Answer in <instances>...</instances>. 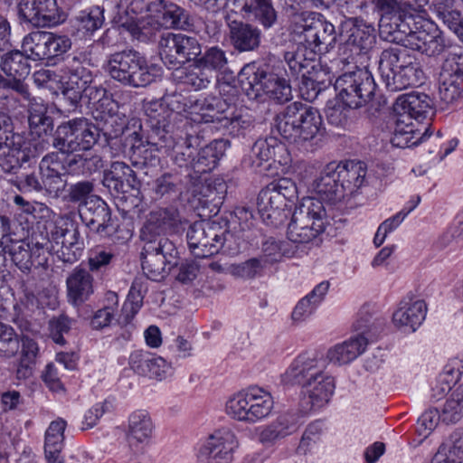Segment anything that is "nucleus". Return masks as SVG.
I'll list each match as a JSON object with an SVG mask.
<instances>
[{"instance_id":"6","label":"nucleus","mask_w":463,"mask_h":463,"mask_svg":"<svg viewBox=\"0 0 463 463\" xmlns=\"http://www.w3.org/2000/svg\"><path fill=\"white\" fill-rule=\"evenodd\" d=\"M378 70L388 90L396 92L423 82V71L405 48L383 50L378 61Z\"/></svg>"},{"instance_id":"21","label":"nucleus","mask_w":463,"mask_h":463,"mask_svg":"<svg viewBox=\"0 0 463 463\" xmlns=\"http://www.w3.org/2000/svg\"><path fill=\"white\" fill-rule=\"evenodd\" d=\"M299 425L298 417L295 413H282L275 420L261 427L258 439L263 446H273L296 432Z\"/></svg>"},{"instance_id":"57","label":"nucleus","mask_w":463,"mask_h":463,"mask_svg":"<svg viewBox=\"0 0 463 463\" xmlns=\"http://www.w3.org/2000/svg\"><path fill=\"white\" fill-rule=\"evenodd\" d=\"M102 11L98 6L91 8L89 12H80L75 19V26L82 33H93L102 25Z\"/></svg>"},{"instance_id":"29","label":"nucleus","mask_w":463,"mask_h":463,"mask_svg":"<svg viewBox=\"0 0 463 463\" xmlns=\"http://www.w3.org/2000/svg\"><path fill=\"white\" fill-rule=\"evenodd\" d=\"M230 104L227 101L216 96H208L202 99H194L191 101L190 113L200 116V122H220L222 124ZM194 120H197L194 118Z\"/></svg>"},{"instance_id":"46","label":"nucleus","mask_w":463,"mask_h":463,"mask_svg":"<svg viewBox=\"0 0 463 463\" xmlns=\"http://www.w3.org/2000/svg\"><path fill=\"white\" fill-rule=\"evenodd\" d=\"M180 72L182 82L194 90L205 89L213 78V73L205 70L196 60Z\"/></svg>"},{"instance_id":"62","label":"nucleus","mask_w":463,"mask_h":463,"mask_svg":"<svg viewBox=\"0 0 463 463\" xmlns=\"http://www.w3.org/2000/svg\"><path fill=\"white\" fill-rule=\"evenodd\" d=\"M442 422L441 410L429 409L421 414L417 421V432L426 439L437 428L439 422Z\"/></svg>"},{"instance_id":"2","label":"nucleus","mask_w":463,"mask_h":463,"mask_svg":"<svg viewBox=\"0 0 463 463\" xmlns=\"http://www.w3.org/2000/svg\"><path fill=\"white\" fill-rule=\"evenodd\" d=\"M284 385L298 386L307 402L314 408H321L331 400L335 383L326 372L322 355L317 353L298 354L281 374Z\"/></svg>"},{"instance_id":"41","label":"nucleus","mask_w":463,"mask_h":463,"mask_svg":"<svg viewBox=\"0 0 463 463\" xmlns=\"http://www.w3.org/2000/svg\"><path fill=\"white\" fill-rule=\"evenodd\" d=\"M442 422L456 424L463 419V382L453 386L441 406Z\"/></svg>"},{"instance_id":"13","label":"nucleus","mask_w":463,"mask_h":463,"mask_svg":"<svg viewBox=\"0 0 463 463\" xmlns=\"http://www.w3.org/2000/svg\"><path fill=\"white\" fill-rule=\"evenodd\" d=\"M71 47V39L46 31H34L23 40L24 53L33 61L50 60L65 53Z\"/></svg>"},{"instance_id":"20","label":"nucleus","mask_w":463,"mask_h":463,"mask_svg":"<svg viewBox=\"0 0 463 463\" xmlns=\"http://www.w3.org/2000/svg\"><path fill=\"white\" fill-rule=\"evenodd\" d=\"M410 11L381 17L379 31L383 39L392 43H406L415 30L411 26L413 15Z\"/></svg>"},{"instance_id":"30","label":"nucleus","mask_w":463,"mask_h":463,"mask_svg":"<svg viewBox=\"0 0 463 463\" xmlns=\"http://www.w3.org/2000/svg\"><path fill=\"white\" fill-rule=\"evenodd\" d=\"M103 184L115 194H125L136 187L135 172L124 162H113L104 173Z\"/></svg>"},{"instance_id":"10","label":"nucleus","mask_w":463,"mask_h":463,"mask_svg":"<svg viewBox=\"0 0 463 463\" xmlns=\"http://www.w3.org/2000/svg\"><path fill=\"white\" fill-rule=\"evenodd\" d=\"M295 40L312 52L328 51L336 42L335 26L318 14L298 15L292 24Z\"/></svg>"},{"instance_id":"44","label":"nucleus","mask_w":463,"mask_h":463,"mask_svg":"<svg viewBox=\"0 0 463 463\" xmlns=\"http://www.w3.org/2000/svg\"><path fill=\"white\" fill-rule=\"evenodd\" d=\"M246 20L256 23L268 30L278 22V12L272 0H254Z\"/></svg>"},{"instance_id":"39","label":"nucleus","mask_w":463,"mask_h":463,"mask_svg":"<svg viewBox=\"0 0 463 463\" xmlns=\"http://www.w3.org/2000/svg\"><path fill=\"white\" fill-rule=\"evenodd\" d=\"M144 110L147 117V122L159 141L162 140L163 135H170L172 115L161 99L146 102Z\"/></svg>"},{"instance_id":"4","label":"nucleus","mask_w":463,"mask_h":463,"mask_svg":"<svg viewBox=\"0 0 463 463\" xmlns=\"http://www.w3.org/2000/svg\"><path fill=\"white\" fill-rule=\"evenodd\" d=\"M284 66L280 61H275L264 67H258L255 63L246 64L239 73V81L246 94L251 98H258L262 93L279 103L289 100L291 86L288 78L282 73Z\"/></svg>"},{"instance_id":"58","label":"nucleus","mask_w":463,"mask_h":463,"mask_svg":"<svg viewBox=\"0 0 463 463\" xmlns=\"http://www.w3.org/2000/svg\"><path fill=\"white\" fill-rule=\"evenodd\" d=\"M369 309V307H363L354 324L355 330L359 332L356 336H364L368 341L369 337L377 334L382 326V323L373 318Z\"/></svg>"},{"instance_id":"38","label":"nucleus","mask_w":463,"mask_h":463,"mask_svg":"<svg viewBox=\"0 0 463 463\" xmlns=\"http://www.w3.org/2000/svg\"><path fill=\"white\" fill-rule=\"evenodd\" d=\"M192 139L190 137L185 140L175 141L172 135H163L159 145L161 148H165V153L171 156L177 165L184 166L190 164L194 166L196 147L193 145Z\"/></svg>"},{"instance_id":"52","label":"nucleus","mask_w":463,"mask_h":463,"mask_svg":"<svg viewBox=\"0 0 463 463\" xmlns=\"http://www.w3.org/2000/svg\"><path fill=\"white\" fill-rule=\"evenodd\" d=\"M463 94L462 80L439 74V98L444 105H452L458 101Z\"/></svg>"},{"instance_id":"37","label":"nucleus","mask_w":463,"mask_h":463,"mask_svg":"<svg viewBox=\"0 0 463 463\" xmlns=\"http://www.w3.org/2000/svg\"><path fill=\"white\" fill-rule=\"evenodd\" d=\"M66 421L58 419L51 422L45 432L44 453L49 463H64L61 455Z\"/></svg>"},{"instance_id":"42","label":"nucleus","mask_w":463,"mask_h":463,"mask_svg":"<svg viewBox=\"0 0 463 463\" xmlns=\"http://www.w3.org/2000/svg\"><path fill=\"white\" fill-rule=\"evenodd\" d=\"M146 280L145 278H137L130 288L128 299L122 308L120 323L128 325L140 309L143 304L144 294L146 292Z\"/></svg>"},{"instance_id":"19","label":"nucleus","mask_w":463,"mask_h":463,"mask_svg":"<svg viewBox=\"0 0 463 463\" xmlns=\"http://www.w3.org/2000/svg\"><path fill=\"white\" fill-rule=\"evenodd\" d=\"M427 314V305L424 300L407 297L400 301L392 315L395 326L412 333L422 324Z\"/></svg>"},{"instance_id":"36","label":"nucleus","mask_w":463,"mask_h":463,"mask_svg":"<svg viewBox=\"0 0 463 463\" xmlns=\"http://www.w3.org/2000/svg\"><path fill=\"white\" fill-rule=\"evenodd\" d=\"M368 344L364 336H355L336 345L326 353L327 360L337 365L345 364L363 354Z\"/></svg>"},{"instance_id":"61","label":"nucleus","mask_w":463,"mask_h":463,"mask_svg":"<svg viewBox=\"0 0 463 463\" xmlns=\"http://www.w3.org/2000/svg\"><path fill=\"white\" fill-rule=\"evenodd\" d=\"M222 142H215L214 145H210L202 148L195 153V161H194V168L197 172H206L213 168L218 161V156L215 150L218 145Z\"/></svg>"},{"instance_id":"14","label":"nucleus","mask_w":463,"mask_h":463,"mask_svg":"<svg viewBox=\"0 0 463 463\" xmlns=\"http://www.w3.org/2000/svg\"><path fill=\"white\" fill-rule=\"evenodd\" d=\"M222 227L213 222L199 221L193 223L186 234L187 243L196 258H207L219 251L226 239Z\"/></svg>"},{"instance_id":"15","label":"nucleus","mask_w":463,"mask_h":463,"mask_svg":"<svg viewBox=\"0 0 463 463\" xmlns=\"http://www.w3.org/2000/svg\"><path fill=\"white\" fill-rule=\"evenodd\" d=\"M238 439L229 429L216 430L197 453L196 463H231Z\"/></svg>"},{"instance_id":"5","label":"nucleus","mask_w":463,"mask_h":463,"mask_svg":"<svg viewBox=\"0 0 463 463\" xmlns=\"http://www.w3.org/2000/svg\"><path fill=\"white\" fill-rule=\"evenodd\" d=\"M319 111L310 106L294 102L275 118V128L289 143L303 146L322 132Z\"/></svg>"},{"instance_id":"16","label":"nucleus","mask_w":463,"mask_h":463,"mask_svg":"<svg viewBox=\"0 0 463 463\" xmlns=\"http://www.w3.org/2000/svg\"><path fill=\"white\" fill-rule=\"evenodd\" d=\"M339 41L356 54L367 53L375 43L374 29L363 20L347 19L341 24Z\"/></svg>"},{"instance_id":"23","label":"nucleus","mask_w":463,"mask_h":463,"mask_svg":"<svg viewBox=\"0 0 463 463\" xmlns=\"http://www.w3.org/2000/svg\"><path fill=\"white\" fill-rule=\"evenodd\" d=\"M68 80L62 91L64 99L71 107H76L80 102V92L93 82L90 70L84 66L76 57L68 66Z\"/></svg>"},{"instance_id":"43","label":"nucleus","mask_w":463,"mask_h":463,"mask_svg":"<svg viewBox=\"0 0 463 463\" xmlns=\"http://www.w3.org/2000/svg\"><path fill=\"white\" fill-rule=\"evenodd\" d=\"M422 138V134L415 128L411 120L396 117L395 128L392 137V144L394 146L405 148L416 146Z\"/></svg>"},{"instance_id":"53","label":"nucleus","mask_w":463,"mask_h":463,"mask_svg":"<svg viewBox=\"0 0 463 463\" xmlns=\"http://www.w3.org/2000/svg\"><path fill=\"white\" fill-rule=\"evenodd\" d=\"M165 28L188 29L192 23L189 14L174 3L165 1Z\"/></svg>"},{"instance_id":"18","label":"nucleus","mask_w":463,"mask_h":463,"mask_svg":"<svg viewBox=\"0 0 463 463\" xmlns=\"http://www.w3.org/2000/svg\"><path fill=\"white\" fill-rule=\"evenodd\" d=\"M20 15L37 27L51 26L59 23L56 0H22Z\"/></svg>"},{"instance_id":"48","label":"nucleus","mask_w":463,"mask_h":463,"mask_svg":"<svg viewBox=\"0 0 463 463\" xmlns=\"http://www.w3.org/2000/svg\"><path fill=\"white\" fill-rule=\"evenodd\" d=\"M181 33H166L161 35L158 49L164 63L170 68L179 66Z\"/></svg>"},{"instance_id":"54","label":"nucleus","mask_w":463,"mask_h":463,"mask_svg":"<svg viewBox=\"0 0 463 463\" xmlns=\"http://www.w3.org/2000/svg\"><path fill=\"white\" fill-rule=\"evenodd\" d=\"M205 70L211 71H222L228 64V59L225 52L220 47L214 46L205 50L203 54L196 59Z\"/></svg>"},{"instance_id":"31","label":"nucleus","mask_w":463,"mask_h":463,"mask_svg":"<svg viewBox=\"0 0 463 463\" xmlns=\"http://www.w3.org/2000/svg\"><path fill=\"white\" fill-rule=\"evenodd\" d=\"M155 431V423L146 410H135L128 418L126 435L130 443H147Z\"/></svg>"},{"instance_id":"3","label":"nucleus","mask_w":463,"mask_h":463,"mask_svg":"<svg viewBox=\"0 0 463 463\" xmlns=\"http://www.w3.org/2000/svg\"><path fill=\"white\" fill-rule=\"evenodd\" d=\"M32 253L37 265H42L46 260L42 258L45 251L57 256L65 263L77 261L84 250V241L80 237L78 226L70 219L59 218L51 230L50 237L33 233L30 241Z\"/></svg>"},{"instance_id":"64","label":"nucleus","mask_w":463,"mask_h":463,"mask_svg":"<svg viewBox=\"0 0 463 463\" xmlns=\"http://www.w3.org/2000/svg\"><path fill=\"white\" fill-rule=\"evenodd\" d=\"M11 182L23 193L42 192V177L39 178L35 172L21 171Z\"/></svg>"},{"instance_id":"17","label":"nucleus","mask_w":463,"mask_h":463,"mask_svg":"<svg viewBox=\"0 0 463 463\" xmlns=\"http://www.w3.org/2000/svg\"><path fill=\"white\" fill-rule=\"evenodd\" d=\"M80 216L86 226L100 235H109L114 227L111 212L100 197H90L86 203L79 207Z\"/></svg>"},{"instance_id":"47","label":"nucleus","mask_w":463,"mask_h":463,"mask_svg":"<svg viewBox=\"0 0 463 463\" xmlns=\"http://www.w3.org/2000/svg\"><path fill=\"white\" fill-rule=\"evenodd\" d=\"M122 27L130 33L133 39L139 42H147L154 38L160 30L156 23L146 14L137 20L124 23Z\"/></svg>"},{"instance_id":"22","label":"nucleus","mask_w":463,"mask_h":463,"mask_svg":"<svg viewBox=\"0 0 463 463\" xmlns=\"http://www.w3.org/2000/svg\"><path fill=\"white\" fill-rule=\"evenodd\" d=\"M430 109V98L421 92H411L401 95L396 99L393 104L395 116L409 121L425 118Z\"/></svg>"},{"instance_id":"56","label":"nucleus","mask_w":463,"mask_h":463,"mask_svg":"<svg viewBox=\"0 0 463 463\" xmlns=\"http://www.w3.org/2000/svg\"><path fill=\"white\" fill-rule=\"evenodd\" d=\"M20 347V340L14 329L0 322V356L13 357Z\"/></svg>"},{"instance_id":"32","label":"nucleus","mask_w":463,"mask_h":463,"mask_svg":"<svg viewBox=\"0 0 463 463\" xmlns=\"http://www.w3.org/2000/svg\"><path fill=\"white\" fill-rule=\"evenodd\" d=\"M366 165L363 162L337 163L336 177H339L345 198L354 194L365 183Z\"/></svg>"},{"instance_id":"1","label":"nucleus","mask_w":463,"mask_h":463,"mask_svg":"<svg viewBox=\"0 0 463 463\" xmlns=\"http://www.w3.org/2000/svg\"><path fill=\"white\" fill-rule=\"evenodd\" d=\"M180 222L175 208L152 212L141 231L145 242L142 251V269L146 277L154 281L164 279L175 265L172 259L177 253L175 244L163 233L174 229Z\"/></svg>"},{"instance_id":"28","label":"nucleus","mask_w":463,"mask_h":463,"mask_svg":"<svg viewBox=\"0 0 463 463\" xmlns=\"http://www.w3.org/2000/svg\"><path fill=\"white\" fill-rule=\"evenodd\" d=\"M93 281L94 279L89 270L74 269L66 279L69 302L75 307L86 302L94 292Z\"/></svg>"},{"instance_id":"9","label":"nucleus","mask_w":463,"mask_h":463,"mask_svg":"<svg viewBox=\"0 0 463 463\" xmlns=\"http://www.w3.org/2000/svg\"><path fill=\"white\" fill-rule=\"evenodd\" d=\"M282 62L284 69L282 73L298 83L301 91L307 90L310 98H316L323 88L326 87V80L321 79L325 76L320 70H317V65L312 59L306 57V49L298 46L285 52ZM309 99V97L307 98Z\"/></svg>"},{"instance_id":"8","label":"nucleus","mask_w":463,"mask_h":463,"mask_svg":"<svg viewBox=\"0 0 463 463\" xmlns=\"http://www.w3.org/2000/svg\"><path fill=\"white\" fill-rule=\"evenodd\" d=\"M107 71L115 80L135 88L150 84L158 72L156 66L148 65L145 57L134 50L111 54Z\"/></svg>"},{"instance_id":"26","label":"nucleus","mask_w":463,"mask_h":463,"mask_svg":"<svg viewBox=\"0 0 463 463\" xmlns=\"http://www.w3.org/2000/svg\"><path fill=\"white\" fill-rule=\"evenodd\" d=\"M336 169L337 163L327 164L312 184L313 190L320 198L331 203H336L345 199L339 177L335 176Z\"/></svg>"},{"instance_id":"25","label":"nucleus","mask_w":463,"mask_h":463,"mask_svg":"<svg viewBox=\"0 0 463 463\" xmlns=\"http://www.w3.org/2000/svg\"><path fill=\"white\" fill-rule=\"evenodd\" d=\"M232 45L240 52L256 50L261 40V31L251 24L232 20L228 22Z\"/></svg>"},{"instance_id":"50","label":"nucleus","mask_w":463,"mask_h":463,"mask_svg":"<svg viewBox=\"0 0 463 463\" xmlns=\"http://www.w3.org/2000/svg\"><path fill=\"white\" fill-rule=\"evenodd\" d=\"M8 252L13 262L23 271L29 272L36 260L32 253L30 244L26 241H12Z\"/></svg>"},{"instance_id":"35","label":"nucleus","mask_w":463,"mask_h":463,"mask_svg":"<svg viewBox=\"0 0 463 463\" xmlns=\"http://www.w3.org/2000/svg\"><path fill=\"white\" fill-rule=\"evenodd\" d=\"M58 155L51 153L41 161L39 168L42 175V191L52 197H58L66 186V181L59 173Z\"/></svg>"},{"instance_id":"7","label":"nucleus","mask_w":463,"mask_h":463,"mask_svg":"<svg viewBox=\"0 0 463 463\" xmlns=\"http://www.w3.org/2000/svg\"><path fill=\"white\" fill-rule=\"evenodd\" d=\"M275 402L269 392L257 385L231 395L225 402V413L233 420L253 425L268 420L274 412Z\"/></svg>"},{"instance_id":"45","label":"nucleus","mask_w":463,"mask_h":463,"mask_svg":"<svg viewBox=\"0 0 463 463\" xmlns=\"http://www.w3.org/2000/svg\"><path fill=\"white\" fill-rule=\"evenodd\" d=\"M261 250L265 260L273 263L282 260L284 257H296L298 254V246L293 245L289 241L269 238L262 243Z\"/></svg>"},{"instance_id":"40","label":"nucleus","mask_w":463,"mask_h":463,"mask_svg":"<svg viewBox=\"0 0 463 463\" xmlns=\"http://www.w3.org/2000/svg\"><path fill=\"white\" fill-rule=\"evenodd\" d=\"M286 206L281 197L273 194L266 187L263 188L257 199L258 212L264 222L276 225L283 216V209Z\"/></svg>"},{"instance_id":"49","label":"nucleus","mask_w":463,"mask_h":463,"mask_svg":"<svg viewBox=\"0 0 463 463\" xmlns=\"http://www.w3.org/2000/svg\"><path fill=\"white\" fill-rule=\"evenodd\" d=\"M1 69L12 78H26L31 71L28 57L24 52H14L5 54L1 61Z\"/></svg>"},{"instance_id":"59","label":"nucleus","mask_w":463,"mask_h":463,"mask_svg":"<svg viewBox=\"0 0 463 463\" xmlns=\"http://www.w3.org/2000/svg\"><path fill=\"white\" fill-rule=\"evenodd\" d=\"M28 121L31 128H40L43 132L52 129L53 124L47 109L43 104L32 103L29 108Z\"/></svg>"},{"instance_id":"24","label":"nucleus","mask_w":463,"mask_h":463,"mask_svg":"<svg viewBox=\"0 0 463 463\" xmlns=\"http://www.w3.org/2000/svg\"><path fill=\"white\" fill-rule=\"evenodd\" d=\"M326 211L320 199L306 197L296 206L291 220L306 226L318 225L320 232L326 228Z\"/></svg>"},{"instance_id":"12","label":"nucleus","mask_w":463,"mask_h":463,"mask_svg":"<svg viewBox=\"0 0 463 463\" xmlns=\"http://www.w3.org/2000/svg\"><path fill=\"white\" fill-rule=\"evenodd\" d=\"M97 128L84 118H73L58 126L52 146L63 154L87 151L96 143Z\"/></svg>"},{"instance_id":"60","label":"nucleus","mask_w":463,"mask_h":463,"mask_svg":"<svg viewBox=\"0 0 463 463\" xmlns=\"http://www.w3.org/2000/svg\"><path fill=\"white\" fill-rule=\"evenodd\" d=\"M439 74L463 81V52H449L442 63Z\"/></svg>"},{"instance_id":"63","label":"nucleus","mask_w":463,"mask_h":463,"mask_svg":"<svg viewBox=\"0 0 463 463\" xmlns=\"http://www.w3.org/2000/svg\"><path fill=\"white\" fill-rule=\"evenodd\" d=\"M201 52L202 47L196 38L181 33L179 65L198 59Z\"/></svg>"},{"instance_id":"51","label":"nucleus","mask_w":463,"mask_h":463,"mask_svg":"<svg viewBox=\"0 0 463 463\" xmlns=\"http://www.w3.org/2000/svg\"><path fill=\"white\" fill-rule=\"evenodd\" d=\"M318 225L316 227L306 226L298 222L290 221L288 225V240L294 245L295 244H308L317 242L319 235Z\"/></svg>"},{"instance_id":"33","label":"nucleus","mask_w":463,"mask_h":463,"mask_svg":"<svg viewBox=\"0 0 463 463\" xmlns=\"http://www.w3.org/2000/svg\"><path fill=\"white\" fill-rule=\"evenodd\" d=\"M251 156L254 161H257V165L270 161L279 165L288 163V154L285 145L274 137L258 139L252 146Z\"/></svg>"},{"instance_id":"34","label":"nucleus","mask_w":463,"mask_h":463,"mask_svg":"<svg viewBox=\"0 0 463 463\" xmlns=\"http://www.w3.org/2000/svg\"><path fill=\"white\" fill-rule=\"evenodd\" d=\"M408 45L427 56L439 55L446 49L444 37L436 28H431L430 31L416 28L408 38Z\"/></svg>"},{"instance_id":"27","label":"nucleus","mask_w":463,"mask_h":463,"mask_svg":"<svg viewBox=\"0 0 463 463\" xmlns=\"http://www.w3.org/2000/svg\"><path fill=\"white\" fill-rule=\"evenodd\" d=\"M35 157L27 146L25 139L18 145L3 146L0 151V168L6 174L15 176L23 170H26V165H30L32 159Z\"/></svg>"},{"instance_id":"55","label":"nucleus","mask_w":463,"mask_h":463,"mask_svg":"<svg viewBox=\"0 0 463 463\" xmlns=\"http://www.w3.org/2000/svg\"><path fill=\"white\" fill-rule=\"evenodd\" d=\"M10 110L0 109V151L3 146L18 145L24 142V136L14 131L13 121L8 115Z\"/></svg>"},{"instance_id":"11","label":"nucleus","mask_w":463,"mask_h":463,"mask_svg":"<svg viewBox=\"0 0 463 463\" xmlns=\"http://www.w3.org/2000/svg\"><path fill=\"white\" fill-rule=\"evenodd\" d=\"M335 89L343 103L349 108L357 109L372 99L376 84L366 68H356L340 75L335 80Z\"/></svg>"}]
</instances>
